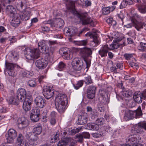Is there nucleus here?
<instances>
[{
	"label": "nucleus",
	"mask_w": 146,
	"mask_h": 146,
	"mask_svg": "<svg viewBox=\"0 0 146 146\" xmlns=\"http://www.w3.org/2000/svg\"><path fill=\"white\" fill-rule=\"evenodd\" d=\"M47 42L46 41L42 40L39 42L38 43V49L37 48V59L38 57V54H40L39 52L43 54H46L48 56L47 59H48L50 56L52 54L55 50V47L53 46H50V48L48 46H45Z\"/></svg>",
	"instance_id": "obj_1"
},
{
	"label": "nucleus",
	"mask_w": 146,
	"mask_h": 146,
	"mask_svg": "<svg viewBox=\"0 0 146 146\" xmlns=\"http://www.w3.org/2000/svg\"><path fill=\"white\" fill-rule=\"evenodd\" d=\"M27 1L25 0H23L19 4L18 7L19 9H21L22 14L20 15L21 19L23 21L28 20L30 16L31 10L29 8H26Z\"/></svg>",
	"instance_id": "obj_2"
},
{
	"label": "nucleus",
	"mask_w": 146,
	"mask_h": 146,
	"mask_svg": "<svg viewBox=\"0 0 146 146\" xmlns=\"http://www.w3.org/2000/svg\"><path fill=\"white\" fill-rule=\"evenodd\" d=\"M143 113L140 106L134 111L129 110L125 112L124 118L126 121L132 119L133 118H139L142 115Z\"/></svg>",
	"instance_id": "obj_3"
},
{
	"label": "nucleus",
	"mask_w": 146,
	"mask_h": 146,
	"mask_svg": "<svg viewBox=\"0 0 146 146\" xmlns=\"http://www.w3.org/2000/svg\"><path fill=\"white\" fill-rule=\"evenodd\" d=\"M80 19V22L83 25H89L90 26H95V22L90 17L87 13H78L76 15Z\"/></svg>",
	"instance_id": "obj_4"
},
{
	"label": "nucleus",
	"mask_w": 146,
	"mask_h": 146,
	"mask_svg": "<svg viewBox=\"0 0 146 146\" xmlns=\"http://www.w3.org/2000/svg\"><path fill=\"white\" fill-rule=\"evenodd\" d=\"M36 48H27L24 50L25 57L27 59L32 60L35 63V64L36 62Z\"/></svg>",
	"instance_id": "obj_5"
},
{
	"label": "nucleus",
	"mask_w": 146,
	"mask_h": 146,
	"mask_svg": "<svg viewBox=\"0 0 146 146\" xmlns=\"http://www.w3.org/2000/svg\"><path fill=\"white\" fill-rule=\"evenodd\" d=\"M7 71L9 76L14 77L17 75L16 70L20 69V67L16 64L11 63H5Z\"/></svg>",
	"instance_id": "obj_6"
},
{
	"label": "nucleus",
	"mask_w": 146,
	"mask_h": 146,
	"mask_svg": "<svg viewBox=\"0 0 146 146\" xmlns=\"http://www.w3.org/2000/svg\"><path fill=\"white\" fill-rule=\"evenodd\" d=\"M80 53L81 56L83 58L86 63V68H88L90 66V61L88 60L87 58L92 55V50L90 48H85L81 49Z\"/></svg>",
	"instance_id": "obj_7"
},
{
	"label": "nucleus",
	"mask_w": 146,
	"mask_h": 146,
	"mask_svg": "<svg viewBox=\"0 0 146 146\" xmlns=\"http://www.w3.org/2000/svg\"><path fill=\"white\" fill-rule=\"evenodd\" d=\"M146 131V123H139L134 125L131 129V132L132 133H141L143 130Z\"/></svg>",
	"instance_id": "obj_8"
},
{
	"label": "nucleus",
	"mask_w": 146,
	"mask_h": 146,
	"mask_svg": "<svg viewBox=\"0 0 146 146\" xmlns=\"http://www.w3.org/2000/svg\"><path fill=\"white\" fill-rule=\"evenodd\" d=\"M59 53L65 59L69 60L72 58L73 53L72 50L67 48H62L59 50Z\"/></svg>",
	"instance_id": "obj_9"
},
{
	"label": "nucleus",
	"mask_w": 146,
	"mask_h": 146,
	"mask_svg": "<svg viewBox=\"0 0 146 146\" xmlns=\"http://www.w3.org/2000/svg\"><path fill=\"white\" fill-rule=\"evenodd\" d=\"M83 60L80 59L76 58L72 62V65L73 69L76 71L80 70L83 66Z\"/></svg>",
	"instance_id": "obj_10"
},
{
	"label": "nucleus",
	"mask_w": 146,
	"mask_h": 146,
	"mask_svg": "<svg viewBox=\"0 0 146 146\" xmlns=\"http://www.w3.org/2000/svg\"><path fill=\"white\" fill-rule=\"evenodd\" d=\"M17 135V132L16 130L12 129H10L6 135L7 142L9 143L13 142V140L16 137Z\"/></svg>",
	"instance_id": "obj_11"
},
{
	"label": "nucleus",
	"mask_w": 146,
	"mask_h": 146,
	"mask_svg": "<svg viewBox=\"0 0 146 146\" xmlns=\"http://www.w3.org/2000/svg\"><path fill=\"white\" fill-rule=\"evenodd\" d=\"M141 139L139 135H131L128 137L126 141L132 146L134 145L137 143H139Z\"/></svg>",
	"instance_id": "obj_12"
},
{
	"label": "nucleus",
	"mask_w": 146,
	"mask_h": 146,
	"mask_svg": "<svg viewBox=\"0 0 146 146\" xmlns=\"http://www.w3.org/2000/svg\"><path fill=\"white\" fill-rule=\"evenodd\" d=\"M17 95L21 100V102H23L26 98H30L26 94V91L25 89L21 88L19 89L17 92Z\"/></svg>",
	"instance_id": "obj_13"
},
{
	"label": "nucleus",
	"mask_w": 146,
	"mask_h": 146,
	"mask_svg": "<svg viewBox=\"0 0 146 146\" xmlns=\"http://www.w3.org/2000/svg\"><path fill=\"white\" fill-rule=\"evenodd\" d=\"M96 90V88L92 85L88 86L87 90V98L90 99H92L94 98Z\"/></svg>",
	"instance_id": "obj_14"
},
{
	"label": "nucleus",
	"mask_w": 146,
	"mask_h": 146,
	"mask_svg": "<svg viewBox=\"0 0 146 146\" xmlns=\"http://www.w3.org/2000/svg\"><path fill=\"white\" fill-rule=\"evenodd\" d=\"M54 92L50 87L47 86L44 89L43 94L45 98L48 99H49L53 96Z\"/></svg>",
	"instance_id": "obj_15"
},
{
	"label": "nucleus",
	"mask_w": 146,
	"mask_h": 146,
	"mask_svg": "<svg viewBox=\"0 0 146 146\" xmlns=\"http://www.w3.org/2000/svg\"><path fill=\"white\" fill-rule=\"evenodd\" d=\"M100 97L99 100L100 102L103 103L108 104L109 102V99L107 95V98L105 97L106 95V91L103 90H101L99 92Z\"/></svg>",
	"instance_id": "obj_16"
},
{
	"label": "nucleus",
	"mask_w": 146,
	"mask_h": 146,
	"mask_svg": "<svg viewBox=\"0 0 146 146\" xmlns=\"http://www.w3.org/2000/svg\"><path fill=\"white\" fill-rule=\"evenodd\" d=\"M30 98H26L25 100L23 101V108L24 110L26 111L30 110L31 108L32 98L31 96L30 95Z\"/></svg>",
	"instance_id": "obj_17"
},
{
	"label": "nucleus",
	"mask_w": 146,
	"mask_h": 146,
	"mask_svg": "<svg viewBox=\"0 0 146 146\" xmlns=\"http://www.w3.org/2000/svg\"><path fill=\"white\" fill-rule=\"evenodd\" d=\"M85 36H88L90 38H93V40L91 41V44H92L93 46H96L99 44L100 42L98 40L96 34H94L91 33H88L85 35Z\"/></svg>",
	"instance_id": "obj_18"
},
{
	"label": "nucleus",
	"mask_w": 146,
	"mask_h": 146,
	"mask_svg": "<svg viewBox=\"0 0 146 146\" xmlns=\"http://www.w3.org/2000/svg\"><path fill=\"white\" fill-rule=\"evenodd\" d=\"M13 18L11 23V25L13 27H17L21 23V17L19 14L14 15Z\"/></svg>",
	"instance_id": "obj_19"
},
{
	"label": "nucleus",
	"mask_w": 146,
	"mask_h": 146,
	"mask_svg": "<svg viewBox=\"0 0 146 146\" xmlns=\"http://www.w3.org/2000/svg\"><path fill=\"white\" fill-rule=\"evenodd\" d=\"M67 102L66 96L62 94H59L56 96L55 98V103H64Z\"/></svg>",
	"instance_id": "obj_20"
},
{
	"label": "nucleus",
	"mask_w": 146,
	"mask_h": 146,
	"mask_svg": "<svg viewBox=\"0 0 146 146\" xmlns=\"http://www.w3.org/2000/svg\"><path fill=\"white\" fill-rule=\"evenodd\" d=\"M133 26L138 31H140V29L143 28V25L141 23H138L137 21H136V22L133 21L132 23L124 25V27L126 28H130Z\"/></svg>",
	"instance_id": "obj_21"
},
{
	"label": "nucleus",
	"mask_w": 146,
	"mask_h": 146,
	"mask_svg": "<svg viewBox=\"0 0 146 146\" xmlns=\"http://www.w3.org/2000/svg\"><path fill=\"white\" fill-rule=\"evenodd\" d=\"M67 102L64 103H55V106L57 110L60 113H64L65 110L66 104Z\"/></svg>",
	"instance_id": "obj_22"
},
{
	"label": "nucleus",
	"mask_w": 146,
	"mask_h": 146,
	"mask_svg": "<svg viewBox=\"0 0 146 146\" xmlns=\"http://www.w3.org/2000/svg\"><path fill=\"white\" fill-rule=\"evenodd\" d=\"M109 50V48L108 45H105L99 51L98 53L102 57H106L107 56V54Z\"/></svg>",
	"instance_id": "obj_23"
},
{
	"label": "nucleus",
	"mask_w": 146,
	"mask_h": 146,
	"mask_svg": "<svg viewBox=\"0 0 146 146\" xmlns=\"http://www.w3.org/2000/svg\"><path fill=\"white\" fill-rule=\"evenodd\" d=\"M47 64V62L43 58L37 60V67L39 69L45 68Z\"/></svg>",
	"instance_id": "obj_24"
},
{
	"label": "nucleus",
	"mask_w": 146,
	"mask_h": 146,
	"mask_svg": "<svg viewBox=\"0 0 146 146\" xmlns=\"http://www.w3.org/2000/svg\"><path fill=\"white\" fill-rule=\"evenodd\" d=\"M45 105V101L42 96H37V107L43 108Z\"/></svg>",
	"instance_id": "obj_25"
},
{
	"label": "nucleus",
	"mask_w": 146,
	"mask_h": 146,
	"mask_svg": "<svg viewBox=\"0 0 146 146\" xmlns=\"http://www.w3.org/2000/svg\"><path fill=\"white\" fill-rule=\"evenodd\" d=\"M16 146H27L23 140V137L21 134H19L16 143Z\"/></svg>",
	"instance_id": "obj_26"
},
{
	"label": "nucleus",
	"mask_w": 146,
	"mask_h": 146,
	"mask_svg": "<svg viewBox=\"0 0 146 146\" xmlns=\"http://www.w3.org/2000/svg\"><path fill=\"white\" fill-rule=\"evenodd\" d=\"M64 25V21L60 18L56 19L54 21L53 27L60 28Z\"/></svg>",
	"instance_id": "obj_27"
},
{
	"label": "nucleus",
	"mask_w": 146,
	"mask_h": 146,
	"mask_svg": "<svg viewBox=\"0 0 146 146\" xmlns=\"http://www.w3.org/2000/svg\"><path fill=\"white\" fill-rule=\"evenodd\" d=\"M88 119L85 115H80L78 117V119L76 121L77 123L79 125H84L87 123Z\"/></svg>",
	"instance_id": "obj_28"
},
{
	"label": "nucleus",
	"mask_w": 146,
	"mask_h": 146,
	"mask_svg": "<svg viewBox=\"0 0 146 146\" xmlns=\"http://www.w3.org/2000/svg\"><path fill=\"white\" fill-rule=\"evenodd\" d=\"M20 102H21V100L17 95L10 97L9 100V104L16 105H18Z\"/></svg>",
	"instance_id": "obj_29"
},
{
	"label": "nucleus",
	"mask_w": 146,
	"mask_h": 146,
	"mask_svg": "<svg viewBox=\"0 0 146 146\" xmlns=\"http://www.w3.org/2000/svg\"><path fill=\"white\" fill-rule=\"evenodd\" d=\"M6 11L8 13L10 14V16L13 17L16 12V9L13 6L9 5L7 7Z\"/></svg>",
	"instance_id": "obj_30"
},
{
	"label": "nucleus",
	"mask_w": 146,
	"mask_h": 146,
	"mask_svg": "<svg viewBox=\"0 0 146 146\" xmlns=\"http://www.w3.org/2000/svg\"><path fill=\"white\" fill-rule=\"evenodd\" d=\"M139 93L135 92L133 95V98L134 101L136 103H141L142 102V98L143 97L141 94V93L139 92Z\"/></svg>",
	"instance_id": "obj_31"
},
{
	"label": "nucleus",
	"mask_w": 146,
	"mask_h": 146,
	"mask_svg": "<svg viewBox=\"0 0 146 146\" xmlns=\"http://www.w3.org/2000/svg\"><path fill=\"white\" fill-rule=\"evenodd\" d=\"M77 29L75 27H71L68 28L66 32V35L72 37L77 32Z\"/></svg>",
	"instance_id": "obj_32"
},
{
	"label": "nucleus",
	"mask_w": 146,
	"mask_h": 146,
	"mask_svg": "<svg viewBox=\"0 0 146 146\" xmlns=\"http://www.w3.org/2000/svg\"><path fill=\"white\" fill-rule=\"evenodd\" d=\"M86 128L92 130H98L99 129V127L96 123H91L87 124Z\"/></svg>",
	"instance_id": "obj_33"
},
{
	"label": "nucleus",
	"mask_w": 146,
	"mask_h": 146,
	"mask_svg": "<svg viewBox=\"0 0 146 146\" xmlns=\"http://www.w3.org/2000/svg\"><path fill=\"white\" fill-rule=\"evenodd\" d=\"M28 125V121L27 119H21L18 124V126L19 129H23Z\"/></svg>",
	"instance_id": "obj_34"
},
{
	"label": "nucleus",
	"mask_w": 146,
	"mask_h": 146,
	"mask_svg": "<svg viewBox=\"0 0 146 146\" xmlns=\"http://www.w3.org/2000/svg\"><path fill=\"white\" fill-rule=\"evenodd\" d=\"M48 116V111L47 110H45L43 111L41 115L40 116L39 114H37V117H40L42 118L44 122H46L47 121V119Z\"/></svg>",
	"instance_id": "obj_35"
},
{
	"label": "nucleus",
	"mask_w": 146,
	"mask_h": 146,
	"mask_svg": "<svg viewBox=\"0 0 146 146\" xmlns=\"http://www.w3.org/2000/svg\"><path fill=\"white\" fill-rule=\"evenodd\" d=\"M72 140V138H68L65 140L60 141L58 143L57 146H66L68 143H71Z\"/></svg>",
	"instance_id": "obj_36"
},
{
	"label": "nucleus",
	"mask_w": 146,
	"mask_h": 146,
	"mask_svg": "<svg viewBox=\"0 0 146 146\" xmlns=\"http://www.w3.org/2000/svg\"><path fill=\"white\" fill-rule=\"evenodd\" d=\"M126 45L125 43V42H123L122 44L120 42L119 43V44H112L110 45V48H109V50H112L115 49H117L120 46H122V47L123 46H125Z\"/></svg>",
	"instance_id": "obj_37"
},
{
	"label": "nucleus",
	"mask_w": 146,
	"mask_h": 146,
	"mask_svg": "<svg viewBox=\"0 0 146 146\" xmlns=\"http://www.w3.org/2000/svg\"><path fill=\"white\" fill-rule=\"evenodd\" d=\"M84 82L83 80H81L77 82L76 84H73L74 88L76 90H78L84 84Z\"/></svg>",
	"instance_id": "obj_38"
},
{
	"label": "nucleus",
	"mask_w": 146,
	"mask_h": 146,
	"mask_svg": "<svg viewBox=\"0 0 146 146\" xmlns=\"http://www.w3.org/2000/svg\"><path fill=\"white\" fill-rule=\"evenodd\" d=\"M138 9L139 11L142 13H146V5L144 4L138 5Z\"/></svg>",
	"instance_id": "obj_39"
},
{
	"label": "nucleus",
	"mask_w": 146,
	"mask_h": 146,
	"mask_svg": "<svg viewBox=\"0 0 146 146\" xmlns=\"http://www.w3.org/2000/svg\"><path fill=\"white\" fill-rule=\"evenodd\" d=\"M139 50L146 52V43L141 42L138 46Z\"/></svg>",
	"instance_id": "obj_40"
},
{
	"label": "nucleus",
	"mask_w": 146,
	"mask_h": 146,
	"mask_svg": "<svg viewBox=\"0 0 146 146\" xmlns=\"http://www.w3.org/2000/svg\"><path fill=\"white\" fill-rule=\"evenodd\" d=\"M122 95L126 97H131L133 95V93L132 91L128 90L127 91H124L122 93Z\"/></svg>",
	"instance_id": "obj_41"
},
{
	"label": "nucleus",
	"mask_w": 146,
	"mask_h": 146,
	"mask_svg": "<svg viewBox=\"0 0 146 146\" xmlns=\"http://www.w3.org/2000/svg\"><path fill=\"white\" fill-rule=\"evenodd\" d=\"M74 42L75 44L78 46H85L88 42L87 40L74 41Z\"/></svg>",
	"instance_id": "obj_42"
},
{
	"label": "nucleus",
	"mask_w": 146,
	"mask_h": 146,
	"mask_svg": "<svg viewBox=\"0 0 146 146\" xmlns=\"http://www.w3.org/2000/svg\"><path fill=\"white\" fill-rule=\"evenodd\" d=\"M36 127H35L33 129V132H31V135L30 139L36 141Z\"/></svg>",
	"instance_id": "obj_43"
},
{
	"label": "nucleus",
	"mask_w": 146,
	"mask_h": 146,
	"mask_svg": "<svg viewBox=\"0 0 146 146\" xmlns=\"http://www.w3.org/2000/svg\"><path fill=\"white\" fill-rule=\"evenodd\" d=\"M125 13L121 12L120 13L118 14L117 15V17L119 19V20H119H120L122 25H123L124 23L123 20L125 17Z\"/></svg>",
	"instance_id": "obj_44"
},
{
	"label": "nucleus",
	"mask_w": 146,
	"mask_h": 146,
	"mask_svg": "<svg viewBox=\"0 0 146 146\" xmlns=\"http://www.w3.org/2000/svg\"><path fill=\"white\" fill-rule=\"evenodd\" d=\"M33 75L32 72L28 71H26L23 72L22 73V75L23 77H29Z\"/></svg>",
	"instance_id": "obj_45"
},
{
	"label": "nucleus",
	"mask_w": 146,
	"mask_h": 146,
	"mask_svg": "<svg viewBox=\"0 0 146 146\" xmlns=\"http://www.w3.org/2000/svg\"><path fill=\"white\" fill-rule=\"evenodd\" d=\"M96 122L98 125H102L105 123V120L103 118H98L96 120Z\"/></svg>",
	"instance_id": "obj_46"
},
{
	"label": "nucleus",
	"mask_w": 146,
	"mask_h": 146,
	"mask_svg": "<svg viewBox=\"0 0 146 146\" xmlns=\"http://www.w3.org/2000/svg\"><path fill=\"white\" fill-rule=\"evenodd\" d=\"M84 82L87 85L90 84L92 83V81L90 76H88L85 78Z\"/></svg>",
	"instance_id": "obj_47"
},
{
	"label": "nucleus",
	"mask_w": 146,
	"mask_h": 146,
	"mask_svg": "<svg viewBox=\"0 0 146 146\" xmlns=\"http://www.w3.org/2000/svg\"><path fill=\"white\" fill-rule=\"evenodd\" d=\"M127 4L129 5V3L127 2L125 0H123L119 5V8L120 9H123L125 8Z\"/></svg>",
	"instance_id": "obj_48"
},
{
	"label": "nucleus",
	"mask_w": 146,
	"mask_h": 146,
	"mask_svg": "<svg viewBox=\"0 0 146 146\" xmlns=\"http://www.w3.org/2000/svg\"><path fill=\"white\" fill-rule=\"evenodd\" d=\"M106 22L111 25L113 24V25H116L115 22L113 21V19L112 17H109L108 18L106 21Z\"/></svg>",
	"instance_id": "obj_49"
},
{
	"label": "nucleus",
	"mask_w": 146,
	"mask_h": 146,
	"mask_svg": "<svg viewBox=\"0 0 146 146\" xmlns=\"http://www.w3.org/2000/svg\"><path fill=\"white\" fill-rule=\"evenodd\" d=\"M66 65L65 64L62 62H60L58 65V69L60 70H61L64 68H65Z\"/></svg>",
	"instance_id": "obj_50"
},
{
	"label": "nucleus",
	"mask_w": 146,
	"mask_h": 146,
	"mask_svg": "<svg viewBox=\"0 0 146 146\" xmlns=\"http://www.w3.org/2000/svg\"><path fill=\"white\" fill-rule=\"evenodd\" d=\"M103 13L106 15L110 13V8L109 7H103L102 9Z\"/></svg>",
	"instance_id": "obj_51"
},
{
	"label": "nucleus",
	"mask_w": 146,
	"mask_h": 146,
	"mask_svg": "<svg viewBox=\"0 0 146 146\" xmlns=\"http://www.w3.org/2000/svg\"><path fill=\"white\" fill-rule=\"evenodd\" d=\"M36 140L30 139L27 141V144L29 146H35L36 145Z\"/></svg>",
	"instance_id": "obj_52"
},
{
	"label": "nucleus",
	"mask_w": 146,
	"mask_h": 146,
	"mask_svg": "<svg viewBox=\"0 0 146 146\" xmlns=\"http://www.w3.org/2000/svg\"><path fill=\"white\" fill-rule=\"evenodd\" d=\"M28 84L30 87H35L36 85L35 80H31L29 81L27 83Z\"/></svg>",
	"instance_id": "obj_53"
},
{
	"label": "nucleus",
	"mask_w": 146,
	"mask_h": 146,
	"mask_svg": "<svg viewBox=\"0 0 146 146\" xmlns=\"http://www.w3.org/2000/svg\"><path fill=\"white\" fill-rule=\"evenodd\" d=\"M64 0L66 1V5H69L70 7H73L74 4V1L70 0Z\"/></svg>",
	"instance_id": "obj_54"
},
{
	"label": "nucleus",
	"mask_w": 146,
	"mask_h": 146,
	"mask_svg": "<svg viewBox=\"0 0 146 146\" xmlns=\"http://www.w3.org/2000/svg\"><path fill=\"white\" fill-rule=\"evenodd\" d=\"M11 57L13 59L14 61H17L18 59V55L15 52H12L11 53Z\"/></svg>",
	"instance_id": "obj_55"
},
{
	"label": "nucleus",
	"mask_w": 146,
	"mask_h": 146,
	"mask_svg": "<svg viewBox=\"0 0 146 146\" xmlns=\"http://www.w3.org/2000/svg\"><path fill=\"white\" fill-rule=\"evenodd\" d=\"M134 17L135 19H136V20L134 21H133L134 22H136V21H137L138 23H139L137 21H141L143 20V18L141 16H140L139 15H138L137 13H136L135 14V15L134 16Z\"/></svg>",
	"instance_id": "obj_56"
},
{
	"label": "nucleus",
	"mask_w": 146,
	"mask_h": 146,
	"mask_svg": "<svg viewBox=\"0 0 146 146\" xmlns=\"http://www.w3.org/2000/svg\"><path fill=\"white\" fill-rule=\"evenodd\" d=\"M81 128L78 127L77 128H75L74 129L71 130V133L72 134L74 135L76 133H78L80 130Z\"/></svg>",
	"instance_id": "obj_57"
},
{
	"label": "nucleus",
	"mask_w": 146,
	"mask_h": 146,
	"mask_svg": "<svg viewBox=\"0 0 146 146\" xmlns=\"http://www.w3.org/2000/svg\"><path fill=\"white\" fill-rule=\"evenodd\" d=\"M91 115L92 118L94 119L96 117H97L98 114L96 110H94L91 113Z\"/></svg>",
	"instance_id": "obj_58"
},
{
	"label": "nucleus",
	"mask_w": 146,
	"mask_h": 146,
	"mask_svg": "<svg viewBox=\"0 0 146 146\" xmlns=\"http://www.w3.org/2000/svg\"><path fill=\"white\" fill-rule=\"evenodd\" d=\"M104 130L107 132H111L112 131L111 127H110L109 125L104 126Z\"/></svg>",
	"instance_id": "obj_59"
},
{
	"label": "nucleus",
	"mask_w": 146,
	"mask_h": 146,
	"mask_svg": "<svg viewBox=\"0 0 146 146\" xmlns=\"http://www.w3.org/2000/svg\"><path fill=\"white\" fill-rule=\"evenodd\" d=\"M98 110L100 112H103L104 111V106L103 105L100 104L98 106Z\"/></svg>",
	"instance_id": "obj_60"
},
{
	"label": "nucleus",
	"mask_w": 146,
	"mask_h": 146,
	"mask_svg": "<svg viewBox=\"0 0 146 146\" xmlns=\"http://www.w3.org/2000/svg\"><path fill=\"white\" fill-rule=\"evenodd\" d=\"M76 137L78 139V141L80 142H82L84 138L82 135L80 134H77L76 135Z\"/></svg>",
	"instance_id": "obj_61"
},
{
	"label": "nucleus",
	"mask_w": 146,
	"mask_h": 146,
	"mask_svg": "<svg viewBox=\"0 0 146 146\" xmlns=\"http://www.w3.org/2000/svg\"><path fill=\"white\" fill-rule=\"evenodd\" d=\"M24 134L25 137L26 139L29 140L30 139L31 132L28 133L27 132L25 131L24 132Z\"/></svg>",
	"instance_id": "obj_62"
},
{
	"label": "nucleus",
	"mask_w": 146,
	"mask_h": 146,
	"mask_svg": "<svg viewBox=\"0 0 146 146\" xmlns=\"http://www.w3.org/2000/svg\"><path fill=\"white\" fill-rule=\"evenodd\" d=\"M115 65L116 66L117 69H119L120 70H122L123 69V64L120 63H116Z\"/></svg>",
	"instance_id": "obj_63"
},
{
	"label": "nucleus",
	"mask_w": 146,
	"mask_h": 146,
	"mask_svg": "<svg viewBox=\"0 0 146 146\" xmlns=\"http://www.w3.org/2000/svg\"><path fill=\"white\" fill-rule=\"evenodd\" d=\"M124 56L126 60H129L132 57L133 55L132 54L126 53L124 54Z\"/></svg>",
	"instance_id": "obj_64"
}]
</instances>
